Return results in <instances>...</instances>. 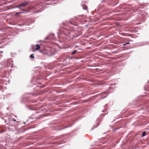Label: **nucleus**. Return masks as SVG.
I'll return each instance as SVG.
<instances>
[{"instance_id": "obj_1", "label": "nucleus", "mask_w": 149, "mask_h": 149, "mask_svg": "<svg viewBox=\"0 0 149 149\" xmlns=\"http://www.w3.org/2000/svg\"><path fill=\"white\" fill-rule=\"evenodd\" d=\"M29 4V3L28 2L26 1H25L20 4L17 6V7L19 9H21L22 10H24L26 12H29V11L25 10L24 9H22V8L27 6Z\"/></svg>"}, {"instance_id": "obj_2", "label": "nucleus", "mask_w": 149, "mask_h": 149, "mask_svg": "<svg viewBox=\"0 0 149 149\" xmlns=\"http://www.w3.org/2000/svg\"><path fill=\"white\" fill-rule=\"evenodd\" d=\"M6 131V129L3 127H0V133H3Z\"/></svg>"}, {"instance_id": "obj_3", "label": "nucleus", "mask_w": 149, "mask_h": 149, "mask_svg": "<svg viewBox=\"0 0 149 149\" xmlns=\"http://www.w3.org/2000/svg\"><path fill=\"white\" fill-rule=\"evenodd\" d=\"M40 52L42 53L43 54H47L48 53V51L45 49L43 50H40Z\"/></svg>"}, {"instance_id": "obj_4", "label": "nucleus", "mask_w": 149, "mask_h": 149, "mask_svg": "<svg viewBox=\"0 0 149 149\" xmlns=\"http://www.w3.org/2000/svg\"><path fill=\"white\" fill-rule=\"evenodd\" d=\"M36 50H39L40 48V45L38 44L36 45Z\"/></svg>"}, {"instance_id": "obj_5", "label": "nucleus", "mask_w": 149, "mask_h": 149, "mask_svg": "<svg viewBox=\"0 0 149 149\" xmlns=\"http://www.w3.org/2000/svg\"><path fill=\"white\" fill-rule=\"evenodd\" d=\"M146 132H145V131H144L143 132L142 134V136H144L146 135Z\"/></svg>"}, {"instance_id": "obj_6", "label": "nucleus", "mask_w": 149, "mask_h": 149, "mask_svg": "<svg viewBox=\"0 0 149 149\" xmlns=\"http://www.w3.org/2000/svg\"><path fill=\"white\" fill-rule=\"evenodd\" d=\"M23 12H19L18 13H17L15 14V15L17 16L19 14L21 13H23Z\"/></svg>"}, {"instance_id": "obj_7", "label": "nucleus", "mask_w": 149, "mask_h": 149, "mask_svg": "<svg viewBox=\"0 0 149 149\" xmlns=\"http://www.w3.org/2000/svg\"><path fill=\"white\" fill-rule=\"evenodd\" d=\"M30 57L31 58H34V56L33 55V54H31L30 55Z\"/></svg>"}, {"instance_id": "obj_8", "label": "nucleus", "mask_w": 149, "mask_h": 149, "mask_svg": "<svg viewBox=\"0 0 149 149\" xmlns=\"http://www.w3.org/2000/svg\"><path fill=\"white\" fill-rule=\"evenodd\" d=\"M83 9H86V10H87L88 8L87 6H85V7H84V6L83 7Z\"/></svg>"}, {"instance_id": "obj_9", "label": "nucleus", "mask_w": 149, "mask_h": 149, "mask_svg": "<svg viewBox=\"0 0 149 149\" xmlns=\"http://www.w3.org/2000/svg\"><path fill=\"white\" fill-rule=\"evenodd\" d=\"M76 52H77V50H75L74 51H73L72 52V55L74 54Z\"/></svg>"}, {"instance_id": "obj_10", "label": "nucleus", "mask_w": 149, "mask_h": 149, "mask_svg": "<svg viewBox=\"0 0 149 149\" xmlns=\"http://www.w3.org/2000/svg\"><path fill=\"white\" fill-rule=\"evenodd\" d=\"M130 44V43L129 42H127L126 43V45H127V44Z\"/></svg>"}, {"instance_id": "obj_11", "label": "nucleus", "mask_w": 149, "mask_h": 149, "mask_svg": "<svg viewBox=\"0 0 149 149\" xmlns=\"http://www.w3.org/2000/svg\"><path fill=\"white\" fill-rule=\"evenodd\" d=\"M13 121H14V122H15L16 121V120L15 119H13Z\"/></svg>"}, {"instance_id": "obj_12", "label": "nucleus", "mask_w": 149, "mask_h": 149, "mask_svg": "<svg viewBox=\"0 0 149 149\" xmlns=\"http://www.w3.org/2000/svg\"><path fill=\"white\" fill-rule=\"evenodd\" d=\"M126 45V44H124L123 45V46H125V45Z\"/></svg>"}, {"instance_id": "obj_13", "label": "nucleus", "mask_w": 149, "mask_h": 149, "mask_svg": "<svg viewBox=\"0 0 149 149\" xmlns=\"http://www.w3.org/2000/svg\"><path fill=\"white\" fill-rule=\"evenodd\" d=\"M109 85H110V86H111V85H113V84H109Z\"/></svg>"}, {"instance_id": "obj_14", "label": "nucleus", "mask_w": 149, "mask_h": 149, "mask_svg": "<svg viewBox=\"0 0 149 149\" xmlns=\"http://www.w3.org/2000/svg\"><path fill=\"white\" fill-rule=\"evenodd\" d=\"M3 52L0 51V53H3Z\"/></svg>"}]
</instances>
